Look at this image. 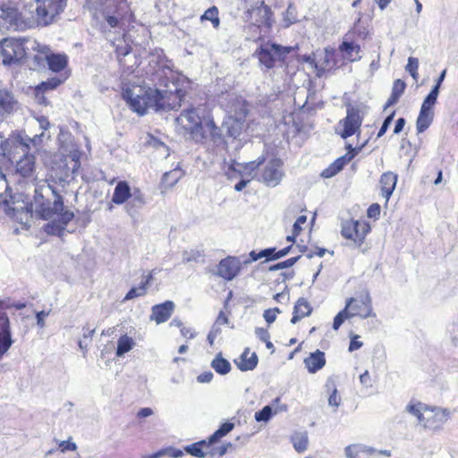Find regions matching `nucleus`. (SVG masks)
<instances>
[{
  "label": "nucleus",
  "mask_w": 458,
  "mask_h": 458,
  "mask_svg": "<svg viewBox=\"0 0 458 458\" xmlns=\"http://www.w3.org/2000/svg\"><path fill=\"white\" fill-rule=\"evenodd\" d=\"M151 80L159 88L131 85L123 89V98L134 112L143 115L149 109L175 110L181 106L184 91L179 87L181 77L173 70L171 61L160 60Z\"/></svg>",
  "instance_id": "obj_1"
},
{
  "label": "nucleus",
  "mask_w": 458,
  "mask_h": 458,
  "mask_svg": "<svg viewBox=\"0 0 458 458\" xmlns=\"http://www.w3.org/2000/svg\"><path fill=\"white\" fill-rule=\"evenodd\" d=\"M32 206L37 216L48 221L44 230L49 235L63 236L74 217L73 212L64 208L63 197L47 182L36 186Z\"/></svg>",
  "instance_id": "obj_2"
},
{
  "label": "nucleus",
  "mask_w": 458,
  "mask_h": 458,
  "mask_svg": "<svg viewBox=\"0 0 458 458\" xmlns=\"http://www.w3.org/2000/svg\"><path fill=\"white\" fill-rule=\"evenodd\" d=\"M177 130L195 142L221 140V130L216 125L210 114L200 107L184 110L176 118Z\"/></svg>",
  "instance_id": "obj_3"
},
{
  "label": "nucleus",
  "mask_w": 458,
  "mask_h": 458,
  "mask_svg": "<svg viewBox=\"0 0 458 458\" xmlns=\"http://www.w3.org/2000/svg\"><path fill=\"white\" fill-rule=\"evenodd\" d=\"M67 0H35V8L17 13L13 22L24 28L45 27L52 24L64 10Z\"/></svg>",
  "instance_id": "obj_4"
},
{
  "label": "nucleus",
  "mask_w": 458,
  "mask_h": 458,
  "mask_svg": "<svg viewBox=\"0 0 458 458\" xmlns=\"http://www.w3.org/2000/svg\"><path fill=\"white\" fill-rule=\"evenodd\" d=\"M39 43L33 38H4L0 43L4 64L18 63L31 55V49L38 48Z\"/></svg>",
  "instance_id": "obj_5"
},
{
  "label": "nucleus",
  "mask_w": 458,
  "mask_h": 458,
  "mask_svg": "<svg viewBox=\"0 0 458 458\" xmlns=\"http://www.w3.org/2000/svg\"><path fill=\"white\" fill-rule=\"evenodd\" d=\"M293 50L292 47L267 42L257 49L256 54L261 64L267 68H272L277 60H283Z\"/></svg>",
  "instance_id": "obj_6"
},
{
  "label": "nucleus",
  "mask_w": 458,
  "mask_h": 458,
  "mask_svg": "<svg viewBox=\"0 0 458 458\" xmlns=\"http://www.w3.org/2000/svg\"><path fill=\"white\" fill-rule=\"evenodd\" d=\"M345 308L352 318L359 317L364 319L375 316L372 309V301L369 293H362L355 298L347 299Z\"/></svg>",
  "instance_id": "obj_7"
},
{
  "label": "nucleus",
  "mask_w": 458,
  "mask_h": 458,
  "mask_svg": "<svg viewBox=\"0 0 458 458\" xmlns=\"http://www.w3.org/2000/svg\"><path fill=\"white\" fill-rule=\"evenodd\" d=\"M369 231L370 226L365 221L347 220L342 224L341 234L360 246Z\"/></svg>",
  "instance_id": "obj_8"
},
{
  "label": "nucleus",
  "mask_w": 458,
  "mask_h": 458,
  "mask_svg": "<svg viewBox=\"0 0 458 458\" xmlns=\"http://www.w3.org/2000/svg\"><path fill=\"white\" fill-rule=\"evenodd\" d=\"M282 166L283 162L281 159H270L265 165L259 181L268 187L277 186L284 175Z\"/></svg>",
  "instance_id": "obj_9"
},
{
  "label": "nucleus",
  "mask_w": 458,
  "mask_h": 458,
  "mask_svg": "<svg viewBox=\"0 0 458 458\" xmlns=\"http://www.w3.org/2000/svg\"><path fill=\"white\" fill-rule=\"evenodd\" d=\"M450 418V411L441 408H425V417L422 426L426 428L437 430L442 428Z\"/></svg>",
  "instance_id": "obj_10"
},
{
  "label": "nucleus",
  "mask_w": 458,
  "mask_h": 458,
  "mask_svg": "<svg viewBox=\"0 0 458 458\" xmlns=\"http://www.w3.org/2000/svg\"><path fill=\"white\" fill-rule=\"evenodd\" d=\"M361 123L362 118L360 114V111L352 106L348 107L346 117L340 121V124L344 126V130L340 133L341 137L346 139L355 134L360 129Z\"/></svg>",
  "instance_id": "obj_11"
},
{
  "label": "nucleus",
  "mask_w": 458,
  "mask_h": 458,
  "mask_svg": "<svg viewBox=\"0 0 458 458\" xmlns=\"http://www.w3.org/2000/svg\"><path fill=\"white\" fill-rule=\"evenodd\" d=\"M349 151L343 157H338L328 167L324 169L321 176L324 178H331L338 174L359 152L360 148L348 146Z\"/></svg>",
  "instance_id": "obj_12"
},
{
  "label": "nucleus",
  "mask_w": 458,
  "mask_h": 458,
  "mask_svg": "<svg viewBox=\"0 0 458 458\" xmlns=\"http://www.w3.org/2000/svg\"><path fill=\"white\" fill-rule=\"evenodd\" d=\"M240 267V261L236 258L227 257L219 262L216 274L226 281H231L238 275Z\"/></svg>",
  "instance_id": "obj_13"
},
{
  "label": "nucleus",
  "mask_w": 458,
  "mask_h": 458,
  "mask_svg": "<svg viewBox=\"0 0 458 458\" xmlns=\"http://www.w3.org/2000/svg\"><path fill=\"white\" fill-rule=\"evenodd\" d=\"M20 107L18 100L11 90L0 82V114H11Z\"/></svg>",
  "instance_id": "obj_14"
},
{
  "label": "nucleus",
  "mask_w": 458,
  "mask_h": 458,
  "mask_svg": "<svg viewBox=\"0 0 458 458\" xmlns=\"http://www.w3.org/2000/svg\"><path fill=\"white\" fill-rule=\"evenodd\" d=\"M263 162L264 158H259L258 161H252L245 165L233 162L228 167L226 175L230 180L236 178V174H239L242 177L244 175L250 176L252 172H254Z\"/></svg>",
  "instance_id": "obj_15"
},
{
  "label": "nucleus",
  "mask_w": 458,
  "mask_h": 458,
  "mask_svg": "<svg viewBox=\"0 0 458 458\" xmlns=\"http://www.w3.org/2000/svg\"><path fill=\"white\" fill-rule=\"evenodd\" d=\"M263 162L264 158H259L258 161H252L245 165L233 162L228 167L226 175L230 180L236 178V174H239L242 177L244 175L250 176L252 172H254Z\"/></svg>",
  "instance_id": "obj_16"
},
{
  "label": "nucleus",
  "mask_w": 458,
  "mask_h": 458,
  "mask_svg": "<svg viewBox=\"0 0 458 458\" xmlns=\"http://www.w3.org/2000/svg\"><path fill=\"white\" fill-rule=\"evenodd\" d=\"M12 344L9 318L4 311H0V357L9 350Z\"/></svg>",
  "instance_id": "obj_17"
},
{
  "label": "nucleus",
  "mask_w": 458,
  "mask_h": 458,
  "mask_svg": "<svg viewBox=\"0 0 458 458\" xmlns=\"http://www.w3.org/2000/svg\"><path fill=\"white\" fill-rule=\"evenodd\" d=\"M228 97L229 100L226 105L228 116L246 117L248 113L246 101L242 97H237L233 94H229Z\"/></svg>",
  "instance_id": "obj_18"
},
{
  "label": "nucleus",
  "mask_w": 458,
  "mask_h": 458,
  "mask_svg": "<svg viewBox=\"0 0 458 458\" xmlns=\"http://www.w3.org/2000/svg\"><path fill=\"white\" fill-rule=\"evenodd\" d=\"M247 13L249 17L251 20H253L258 26H270L272 13L270 8L267 5H266L264 2H261L260 5L258 6L257 8L248 10Z\"/></svg>",
  "instance_id": "obj_19"
},
{
  "label": "nucleus",
  "mask_w": 458,
  "mask_h": 458,
  "mask_svg": "<svg viewBox=\"0 0 458 458\" xmlns=\"http://www.w3.org/2000/svg\"><path fill=\"white\" fill-rule=\"evenodd\" d=\"M174 309V304L171 301H166L162 304L152 307L150 316L151 320H155L157 324L164 323L169 319Z\"/></svg>",
  "instance_id": "obj_20"
},
{
  "label": "nucleus",
  "mask_w": 458,
  "mask_h": 458,
  "mask_svg": "<svg viewBox=\"0 0 458 458\" xmlns=\"http://www.w3.org/2000/svg\"><path fill=\"white\" fill-rule=\"evenodd\" d=\"M397 178V174L393 172H386L380 176L379 185L381 194L386 199V203H387L395 189Z\"/></svg>",
  "instance_id": "obj_21"
},
{
  "label": "nucleus",
  "mask_w": 458,
  "mask_h": 458,
  "mask_svg": "<svg viewBox=\"0 0 458 458\" xmlns=\"http://www.w3.org/2000/svg\"><path fill=\"white\" fill-rule=\"evenodd\" d=\"M15 171L23 178L33 177L35 172V157L24 152V157L19 159L16 163Z\"/></svg>",
  "instance_id": "obj_22"
},
{
  "label": "nucleus",
  "mask_w": 458,
  "mask_h": 458,
  "mask_svg": "<svg viewBox=\"0 0 458 458\" xmlns=\"http://www.w3.org/2000/svg\"><path fill=\"white\" fill-rule=\"evenodd\" d=\"M376 452L377 449L360 443L351 444L344 448L346 458H362L363 455H374Z\"/></svg>",
  "instance_id": "obj_23"
},
{
  "label": "nucleus",
  "mask_w": 458,
  "mask_h": 458,
  "mask_svg": "<svg viewBox=\"0 0 458 458\" xmlns=\"http://www.w3.org/2000/svg\"><path fill=\"white\" fill-rule=\"evenodd\" d=\"M245 118L241 116H227L223 125L226 128L227 133L230 137L236 139L242 133L244 125Z\"/></svg>",
  "instance_id": "obj_24"
},
{
  "label": "nucleus",
  "mask_w": 458,
  "mask_h": 458,
  "mask_svg": "<svg viewBox=\"0 0 458 458\" xmlns=\"http://www.w3.org/2000/svg\"><path fill=\"white\" fill-rule=\"evenodd\" d=\"M304 364L310 373H316L326 364L325 353L317 350L304 360Z\"/></svg>",
  "instance_id": "obj_25"
},
{
  "label": "nucleus",
  "mask_w": 458,
  "mask_h": 458,
  "mask_svg": "<svg viewBox=\"0 0 458 458\" xmlns=\"http://www.w3.org/2000/svg\"><path fill=\"white\" fill-rule=\"evenodd\" d=\"M131 195V191L128 182L120 181L114 188L112 201L116 205H122L130 199Z\"/></svg>",
  "instance_id": "obj_26"
},
{
  "label": "nucleus",
  "mask_w": 458,
  "mask_h": 458,
  "mask_svg": "<svg viewBox=\"0 0 458 458\" xmlns=\"http://www.w3.org/2000/svg\"><path fill=\"white\" fill-rule=\"evenodd\" d=\"M36 52L33 55V63L31 64V69L38 70L40 68H44L46 64H47L48 55L51 52L50 48L46 45H41L39 43V47L38 48L31 49V53Z\"/></svg>",
  "instance_id": "obj_27"
},
{
  "label": "nucleus",
  "mask_w": 458,
  "mask_h": 458,
  "mask_svg": "<svg viewBox=\"0 0 458 458\" xmlns=\"http://www.w3.org/2000/svg\"><path fill=\"white\" fill-rule=\"evenodd\" d=\"M249 354V349L247 348L240 356L239 360H234L236 366L242 371L252 370L258 364L257 354L255 352H252L250 356Z\"/></svg>",
  "instance_id": "obj_28"
},
{
  "label": "nucleus",
  "mask_w": 458,
  "mask_h": 458,
  "mask_svg": "<svg viewBox=\"0 0 458 458\" xmlns=\"http://www.w3.org/2000/svg\"><path fill=\"white\" fill-rule=\"evenodd\" d=\"M312 309L309 303V301L304 298H300L296 301V304L293 308V318L291 322L293 324H296L301 318L308 317L310 315Z\"/></svg>",
  "instance_id": "obj_29"
},
{
  "label": "nucleus",
  "mask_w": 458,
  "mask_h": 458,
  "mask_svg": "<svg viewBox=\"0 0 458 458\" xmlns=\"http://www.w3.org/2000/svg\"><path fill=\"white\" fill-rule=\"evenodd\" d=\"M153 278L151 273L145 276L138 287H132L125 295L123 301H127L137 297L144 296L147 293V289Z\"/></svg>",
  "instance_id": "obj_30"
},
{
  "label": "nucleus",
  "mask_w": 458,
  "mask_h": 458,
  "mask_svg": "<svg viewBox=\"0 0 458 458\" xmlns=\"http://www.w3.org/2000/svg\"><path fill=\"white\" fill-rule=\"evenodd\" d=\"M339 50L344 54V57L350 62L360 59L359 55L360 47L358 44L344 40L339 46Z\"/></svg>",
  "instance_id": "obj_31"
},
{
  "label": "nucleus",
  "mask_w": 458,
  "mask_h": 458,
  "mask_svg": "<svg viewBox=\"0 0 458 458\" xmlns=\"http://www.w3.org/2000/svg\"><path fill=\"white\" fill-rule=\"evenodd\" d=\"M212 445L208 443V439L200 440L184 446V451L196 458H204L208 455V451L205 452L204 449L209 448Z\"/></svg>",
  "instance_id": "obj_32"
},
{
  "label": "nucleus",
  "mask_w": 458,
  "mask_h": 458,
  "mask_svg": "<svg viewBox=\"0 0 458 458\" xmlns=\"http://www.w3.org/2000/svg\"><path fill=\"white\" fill-rule=\"evenodd\" d=\"M47 65L52 72H58L67 65V56L62 54H51L50 52L47 58Z\"/></svg>",
  "instance_id": "obj_33"
},
{
  "label": "nucleus",
  "mask_w": 458,
  "mask_h": 458,
  "mask_svg": "<svg viewBox=\"0 0 458 458\" xmlns=\"http://www.w3.org/2000/svg\"><path fill=\"white\" fill-rule=\"evenodd\" d=\"M335 56V50L325 49L323 60L320 64H316V69L318 72L332 69L337 64Z\"/></svg>",
  "instance_id": "obj_34"
},
{
  "label": "nucleus",
  "mask_w": 458,
  "mask_h": 458,
  "mask_svg": "<svg viewBox=\"0 0 458 458\" xmlns=\"http://www.w3.org/2000/svg\"><path fill=\"white\" fill-rule=\"evenodd\" d=\"M211 367L214 370L220 375H226L231 370L230 362L222 357L221 353L216 355V357L211 361Z\"/></svg>",
  "instance_id": "obj_35"
},
{
  "label": "nucleus",
  "mask_w": 458,
  "mask_h": 458,
  "mask_svg": "<svg viewBox=\"0 0 458 458\" xmlns=\"http://www.w3.org/2000/svg\"><path fill=\"white\" fill-rule=\"evenodd\" d=\"M433 117V112H423L420 110V114L416 121V129L418 133L425 131L430 126Z\"/></svg>",
  "instance_id": "obj_36"
},
{
  "label": "nucleus",
  "mask_w": 458,
  "mask_h": 458,
  "mask_svg": "<svg viewBox=\"0 0 458 458\" xmlns=\"http://www.w3.org/2000/svg\"><path fill=\"white\" fill-rule=\"evenodd\" d=\"M200 21H209L215 29H218L220 26L219 11L215 5L207 9L204 13L200 16Z\"/></svg>",
  "instance_id": "obj_37"
},
{
  "label": "nucleus",
  "mask_w": 458,
  "mask_h": 458,
  "mask_svg": "<svg viewBox=\"0 0 458 458\" xmlns=\"http://www.w3.org/2000/svg\"><path fill=\"white\" fill-rule=\"evenodd\" d=\"M133 345L134 343L131 337L126 335L121 336L117 342L116 356H123L132 349Z\"/></svg>",
  "instance_id": "obj_38"
},
{
  "label": "nucleus",
  "mask_w": 458,
  "mask_h": 458,
  "mask_svg": "<svg viewBox=\"0 0 458 458\" xmlns=\"http://www.w3.org/2000/svg\"><path fill=\"white\" fill-rule=\"evenodd\" d=\"M425 408H428L426 405L422 404L421 403H410L406 406V411L410 414L413 415L417 418L418 422L422 425L424 417H425Z\"/></svg>",
  "instance_id": "obj_39"
},
{
  "label": "nucleus",
  "mask_w": 458,
  "mask_h": 458,
  "mask_svg": "<svg viewBox=\"0 0 458 458\" xmlns=\"http://www.w3.org/2000/svg\"><path fill=\"white\" fill-rule=\"evenodd\" d=\"M234 428V423L225 422L222 424L217 430H216L209 437L208 443H216L219 438L226 436Z\"/></svg>",
  "instance_id": "obj_40"
},
{
  "label": "nucleus",
  "mask_w": 458,
  "mask_h": 458,
  "mask_svg": "<svg viewBox=\"0 0 458 458\" xmlns=\"http://www.w3.org/2000/svg\"><path fill=\"white\" fill-rule=\"evenodd\" d=\"M43 136V132L40 135H35L33 138L30 137H21L19 136L16 139V148H21L22 152L29 151V143H32L34 146H37L40 141L41 137Z\"/></svg>",
  "instance_id": "obj_41"
},
{
  "label": "nucleus",
  "mask_w": 458,
  "mask_h": 458,
  "mask_svg": "<svg viewBox=\"0 0 458 458\" xmlns=\"http://www.w3.org/2000/svg\"><path fill=\"white\" fill-rule=\"evenodd\" d=\"M130 199V201L126 205L127 212L130 214L132 208H140L145 204L144 196L140 190H135L131 192Z\"/></svg>",
  "instance_id": "obj_42"
},
{
  "label": "nucleus",
  "mask_w": 458,
  "mask_h": 458,
  "mask_svg": "<svg viewBox=\"0 0 458 458\" xmlns=\"http://www.w3.org/2000/svg\"><path fill=\"white\" fill-rule=\"evenodd\" d=\"M292 443L294 449L299 453H303L308 448V436L305 433L296 434L292 437Z\"/></svg>",
  "instance_id": "obj_43"
},
{
  "label": "nucleus",
  "mask_w": 458,
  "mask_h": 458,
  "mask_svg": "<svg viewBox=\"0 0 458 458\" xmlns=\"http://www.w3.org/2000/svg\"><path fill=\"white\" fill-rule=\"evenodd\" d=\"M437 97L438 93H437L435 90H430V92L425 98L420 110L423 112H433V107L437 102Z\"/></svg>",
  "instance_id": "obj_44"
},
{
  "label": "nucleus",
  "mask_w": 458,
  "mask_h": 458,
  "mask_svg": "<svg viewBox=\"0 0 458 458\" xmlns=\"http://www.w3.org/2000/svg\"><path fill=\"white\" fill-rule=\"evenodd\" d=\"M181 174V171L177 169L167 172L163 175V183L167 187H173L179 181Z\"/></svg>",
  "instance_id": "obj_45"
},
{
  "label": "nucleus",
  "mask_w": 458,
  "mask_h": 458,
  "mask_svg": "<svg viewBox=\"0 0 458 458\" xmlns=\"http://www.w3.org/2000/svg\"><path fill=\"white\" fill-rule=\"evenodd\" d=\"M405 70L406 72H408L411 76L413 78L414 81H418L419 79V72H418V70H419V60L418 58L416 57H409L408 58V63L405 66Z\"/></svg>",
  "instance_id": "obj_46"
},
{
  "label": "nucleus",
  "mask_w": 458,
  "mask_h": 458,
  "mask_svg": "<svg viewBox=\"0 0 458 458\" xmlns=\"http://www.w3.org/2000/svg\"><path fill=\"white\" fill-rule=\"evenodd\" d=\"M297 21L298 19L296 15V9L293 4H289L285 11L284 18L285 27H289L290 25L295 23Z\"/></svg>",
  "instance_id": "obj_47"
},
{
  "label": "nucleus",
  "mask_w": 458,
  "mask_h": 458,
  "mask_svg": "<svg viewBox=\"0 0 458 458\" xmlns=\"http://www.w3.org/2000/svg\"><path fill=\"white\" fill-rule=\"evenodd\" d=\"M273 411L270 405H266L260 411L255 413V420L257 421H264L267 422L272 417Z\"/></svg>",
  "instance_id": "obj_48"
},
{
  "label": "nucleus",
  "mask_w": 458,
  "mask_h": 458,
  "mask_svg": "<svg viewBox=\"0 0 458 458\" xmlns=\"http://www.w3.org/2000/svg\"><path fill=\"white\" fill-rule=\"evenodd\" d=\"M232 446V444L231 443H226V444H223L222 445L218 446V447H209L208 451V455H209L210 457H215V456H218V457H222L224 456L227 451H228V448H230Z\"/></svg>",
  "instance_id": "obj_49"
},
{
  "label": "nucleus",
  "mask_w": 458,
  "mask_h": 458,
  "mask_svg": "<svg viewBox=\"0 0 458 458\" xmlns=\"http://www.w3.org/2000/svg\"><path fill=\"white\" fill-rule=\"evenodd\" d=\"M300 258H301L300 256L293 257V258H290L284 261L275 264L269 267V271H277L280 269H284V268L290 267L293 266L300 259Z\"/></svg>",
  "instance_id": "obj_50"
},
{
  "label": "nucleus",
  "mask_w": 458,
  "mask_h": 458,
  "mask_svg": "<svg viewBox=\"0 0 458 458\" xmlns=\"http://www.w3.org/2000/svg\"><path fill=\"white\" fill-rule=\"evenodd\" d=\"M351 315L348 313V310L347 309L344 307V310H342L334 318V322H333V328L335 330H337L341 326L342 324L344 323V321L347 318H351Z\"/></svg>",
  "instance_id": "obj_51"
},
{
  "label": "nucleus",
  "mask_w": 458,
  "mask_h": 458,
  "mask_svg": "<svg viewBox=\"0 0 458 458\" xmlns=\"http://www.w3.org/2000/svg\"><path fill=\"white\" fill-rule=\"evenodd\" d=\"M26 304L22 301H13L10 302L9 301H0V311H4V310L14 308L15 310H22L25 308Z\"/></svg>",
  "instance_id": "obj_52"
},
{
  "label": "nucleus",
  "mask_w": 458,
  "mask_h": 458,
  "mask_svg": "<svg viewBox=\"0 0 458 458\" xmlns=\"http://www.w3.org/2000/svg\"><path fill=\"white\" fill-rule=\"evenodd\" d=\"M280 312L278 308L266 310L263 314L264 319L270 325L276 320V315Z\"/></svg>",
  "instance_id": "obj_53"
},
{
  "label": "nucleus",
  "mask_w": 458,
  "mask_h": 458,
  "mask_svg": "<svg viewBox=\"0 0 458 458\" xmlns=\"http://www.w3.org/2000/svg\"><path fill=\"white\" fill-rule=\"evenodd\" d=\"M405 86L406 85H405L404 81H403L401 80H396L394 82L391 94H393L394 96H395L397 98H400L405 89Z\"/></svg>",
  "instance_id": "obj_54"
},
{
  "label": "nucleus",
  "mask_w": 458,
  "mask_h": 458,
  "mask_svg": "<svg viewBox=\"0 0 458 458\" xmlns=\"http://www.w3.org/2000/svg\"><path fill=\"white\" fill-rule=\"evenodd\" d=\"M164 454L172 458H181L183 456L184 453L182 450L174 448L173 446H168L164 448Z\"/></svg>",
  "instance_id": "obj_55"
},
{
  "label": "nucleus",
  "mask_w": 458,
  "mask_h": 458,
  "mask_svg": "<svg viewBox=\"0 0 458 458\" xmlns=\"http://www.w3.org/2000/svg\"><path fill=\"white\" fill-rule=\"evenodd\" d=\"M58 445L62 453L66 451H75L77 449L76 444L71 441V438L65 441H60Z\"/></svg>",
  "instance_id": "obj_56"
},
{
  "label": "nucleus",
  "mask_w": 458,
  "mask_h": 458,
  "mask_svg": "<svg viewBox=\"0 0 458 458\" xmlns=\"http://www.w3.org/2000/svg\"><path fill=\"white\" fill-rule=\"evenodd\" d=\"M394 116V112H393L387 117H386V119L384 120L383 124H382V126L379 129V131L377 133V138L382 137L386 133V131H387L388 127L390 126V124L393 122Z\"/></svg>",
  "instance_id": "obj_57"
},
{
  "label": "nucleus",
  "mask_w": 458,
  "mask_h": 458,
  "mask_svg": "<svg viewBox=\"0 0 458 458\" xmlns=\"http://www.w3.org/2000/svg\"><path fill=\"white\" fill-rule=\"evenodd\" d=\"M447 333L450 335V338L454 345L458 343V324H451L447 328Z\"/></svg>",
  "instance_id": "obj_58"
},
{
  "label": "nucleus",
  "mask_w": 458,
  "mask_h": 458,
  "mask_svg": "<svg viewBox=\"0 0 458 458\" xmlns=\"http://www.w3.org/2000/svg\"><path fill=\"white\" fill-rule=\"evenodd\" d=\"M341 403V397L337 394L336 388H335L332 394L328 397V404L337 409Z\"/></svg>",
  "instance_id": "obj_59"
},
{
  "label": "nucleus",
  "mask_w": 458,
  "mask_h": 458,
  "mask_svg": "<svg viewBox=\"0 0 458 458\" xmlns=\"http://www.w3.org/2000/svg\"><path fill=\"white\" fill-rule=\"evenodd\" d=\"M307 221V216H300L297 220L295 221V223L293 224V233L295 234V235H298L301 231V225H304Z\"/></svg>",
  "instance_id": "obj_60"
},
{
  "label": "nucleus",
  "mask_w": 458,
  "mask_h": 458,
  "mask_svg": "<svg viewBox=\"0 0 458 458\" xmlns=\"http://www.w3.org/2000/svg\"><path fill=\"white\" fill-rule=\"evenodd\" d=\"M367 215L369 218L377 219L380 215V206L377 203L370 205L368 208Z\"/></svg>",
  "instance_id": "obj_61"
},
{
  "label": "nucleus",
  "mask_w": 458,
  "mask_h": 458,
  "mask_svg": "<svg viewBox=\"0 0 458 458\" xmlns=\"http://www.w3.org/2000/svg\"><path fill=\"white\" fill-rule=\"evenodd\" d=\"M199 256L200 254L199 251H184L182 254L183 262L196 261Z\"/></svg>",
  "instance_id": "obj_62"
},
{
  "label": "nucleus",
  "mask_w": 458,
  "mask_h": 458,
  "mask_svg": "<svg viewBox=\"0 0 458 458\" xmlns=\"http://www.w3.org/2000/svg\"><path fill=\"white\" fill-rule=\"evenodd\" d=\"M213 377L214 375L211 371H205L197 377V381L201 384L210 383L213 379Z\"/></svg>",
  "instance_id": "obj_63"
},
{
  "label": "nucleus",
  "mask_w": 458,
  "mask_h": 458,
  "mask_svg": "<svg viewBox=\"0 0 458 458\" xmlns=\"http://www.w3.org/2000/svg\"><path fill=\"white\" fill-rule=\"evenodd\" d=\"M360 382L365 387H371L372 386L371 377H370L369 372L368 370H366L364 373H362L360 376Z\"/></svg>",
  "instance_id": "obj_64"
}]
</instances>
